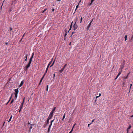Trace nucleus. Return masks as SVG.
Wrapping results in <instances>:
<instances>
[{
  "label": "nucleus",
  "mask_w": 133,
  "mask_h": 133,
  "mask_svg": "<svg viewBox=\"0 0 133 133\" xmlns=\"http://www.w3.org/2000/svg\"><path fill=\"white\" fill-rule=\"evenodd\" d=\"M15 99H16L17 97V94L18 93V88H17L16 89H15Z\"/></svg>",
  "instance_id": "1"
},
{
  "label": "nucleus",
  "mask_w": 133,
  "mask_h": 133,
  "mask_svg": "<svg viewBox=\"0 0 133 133\" xmlns=\"http://www.w3.org/2000/svg\"><path fill=\"white\" fill-rule=\"evenodd\" d=\"M93 20V18L92 19V20L90 22V23L88 25V26H87V30H88L89 29V28H90L91 25V24L92 23V22Z\"/></svg>",
  "instance_id": "2"
},
{
  "label": "nucleus",
  "mask_w": 133,
  "mask_h": 133,
  "mask_svg": "<svg viewBox=\"0 0 133 133\" xmlns=\"http://www.w3.org/2000/svg\"><path fill=\"white\" fill-rule=\"evenodd\" d=\"M76 22H75V23L73 25V28L74 30H75L78 27L77 25L76 24Z\"/></svg>",
  "instance_id": "3"
},
{
  "label": "nucleus",
  "mask_w": 133,
  "mask_h": 133,
  "mask_svg": "<svg viewBox=\"0 0 133 133\" xmlns=\"http://www.w3.org/2000/svg\"><path fill=\"white\" fill-rule=\"evenodd\" d=\"M121 68V71L119 72L118 73V75H117V76L116 77V78H115V79H117L118 77L119 76V75H120V74H121V72H122V68Z\"/></svg>",
  "instance_id": "4"
},
{
  "label": "nucleus",
  "mask_w": 133,
  "mask_h": 133,
  "mask_svg": "<svg viewBox=\"0 0 133 133\" xmlns=\"http://www.w3.org/2000/svg\"><path fill=\"white\" fill-rule=\"evenodd\" d=\"M121 68V71L119 72L118 73V75H117V76L116 77V78H115V79H117L118 77L119 76V75H120V74H121V72H122V68Z\"/></svg>",
  "instance_id": "5"
},
{
  "label": "nucleus",
  "mask_w": 133,
  "mask_h": 133,
  "mask_svg": "<svg viewBox=\"0 0 133 133\" xmlns=\"http://www.w3.org/2000/svg\"><path fill=\"white\" fill-rule=\"evenodd\" d=\"M53 59V58H52L51 61L49 62V63L48 64L47 66V67H48V68L49 67Z\"/></svg>",
  "instance_id": "6"
},
{
  "label": "nucleus",
  "mask_w": 133,
  "mask_h": 133,
  "mask_svg": "<svg viewBox=\"0 0 133 133\" xmlns=\"http://www.w3.org/2000/svg\"><path fill=\"white\" fill-rule=\"evenodd\" d=\"M31 62L29 61L28 64L26 66L27 67V68H29L30 66V64H31Z\"/></svg>",
  "instance_id": "7"
},
{
  "label": "nucleus",
  "mask_w": 133,
  "mask_h": 133,
  "mask_svg": "<svg viewBox=\"0 0 133 133\" xmlns=\"http://www.w3.org/2000/svg\"><path fill=\"white\" fill-rule=\"evenodd\" d=\"M53 116V115L50 114L48 118L50 119L52 118Z\"/></svg>",
  "instance_id": "8"
},
{
  "label": "nucleus",
  "mask_w": 133,
  "mask_h": 133,
  "mask_svg": "<svg viewBox=\"0 0 133 133\" xmlns=\"http://www.w3.org/2000/svg\"><path fill=\"white\" fill-rule=\"evenodd\" d=\"M32 125H30V127L29 128V130L28 131L29 132H31V130L32 129Z\"/></svg>",
  "instance_id": "9"
},
{
  "label": "nucleus",
  "mask_w": 133,
  "mask_h": 133,
  "mask_svg": "<svg viewBox=\"0 0 133 133\" xmlns=\"http://www.w3.org/2000/svg\"><path fill=\"white\" fill-rule=\"evenodd\" d=\"M12 30V28H10V30H9L8 31V32L10 33L11 35V31Z\"/></svg>",
  "instance_id": "10"
},
{
  "label": "nucleus",
  "mask_w": 133,
  "mask_h": 133,
  "mask_svg": "<svg viewBox=\"0 0 133 133\" xmlns=\"http://www.w3.org/2000/svg\"><path fill=\"white\" fill-rule=\"evenodd\" d=\"M48 68H48V67H47V68H46V70L45 71V72L44 74V76H45V75L46 74V73H47L48 70Z\"/></svg>",
  "instance_id": "11"
},
{
  "label": "nucleus",
  "mask_w": 133,
  "mask_h": 133,
  "mask_svg": "<svg viewBox=\"0 0 133 133\" xmlns=\"http://www.w3.org/2000/svg\"><path fill=\"white\" fill-rule=\"evenodd\" d=\"M23 83H24L23 81H22L21 82L20 84L19 85V87H21L22 85L23 84Z\"/></svg>",
  "instance_id": "12"
},
{
  "label": "nucleus",
  "mask_w": 133,
  "mask_h": 133,
  "mask_svg": "<svg viewBox=\"0 0 133 133\" xmlns=\"http://www.w3.org/2000/svg\"><path fill=\"white\" fill-rule=\"evenodd\" d=\"M94 0H91V2L89 4V6H91L92 5L93 2L94 1Z\"/></svg>",
  "instance_id": "13"
},
{
  "label": "nucleus",
  "mask_w": 133,
  "mask_h": 133,
  "mask_svg": "<svg viewBox=\"0 0 133 133\" xmlns=\"http://www.w3.org/2000/svg\"><path fill=\"white\" fill-rule=\"evenodd\" d=\"M129 74L128 73L127 76L124 77V79H127L128 78V76L129 75Z\"/></svg>",
  "instance_id": "14"
},
{
  "label": "nucleus",
  "mask_w": 133,
  "mask_h": 133,
  "mask_svg": "<svg viewBox=\"0 0 133 133\" xmlns=\"http://www.w3.org/2000/svg\"><path fill=\"white\" fill-rule=\"evenodd\" d=\"M64 68H62V69H61V70H59V72L60 73H61L62 71H63L64 70Z\"/></svg>",
  "instance_id": "15"
},
{
  "label": "nucleus",
  "mask_w": 133,
  "mask_h": 133,
  "mask_svg": "<svg viewBox=\"0 0 133 133\" xmlns=\"http://www.w3.org/2000/svg\"><path fill=\"white\" fill-rule=\"evenodd\" d=\"M23 103H22L21 104V105L20 107V108L21 109H22V108H23Z\"/></svg>",
  "instance_id": "16"
},
{
  "label": "nucleus",
  "mask_w": 133,
  "mask_h": 133,
  "mask_svg": "<svg viewBox=\"0 0 133 133\" xmlns=\"http://www.w3.org/2000/svg\"><path fill=\"white\" fill-rule=\"evenodd\" d=\"M12 115H11V116L10 117V119H9V120L8 121V122H9L10 121H11V119L12 118Z\"/></svg>",
  "instance_id": "17"
},
{
  "label": "nucleus",
  "mask_w": 133,
  "mask_h": 133,
  "mask_svg": "<svg viewBox=\"0 0 133 133\" xmlns=\"http://www.w3.org/2000/svg\"><path fill=\"white\" fill-rule=\"evenodd\" d=\"M131 127V125H129V127H128V128H127V130H129V129H130Z\"/></svg>",
  "instance_id": "18"
},
{
  "label": "nucleus",
  "mask_w": 133,
  "mask_h": 133,
  "mask_svg": "<svg viewBox=\"0 0 133 133\" xmlns=\"http://www.w3.org/2000/svg\"><path fill=\"white\" fill-rule=\"evenodd\" d=\"M49 120H50V119H48V118H47V121H46V124H49Z\"/></svg>",
  "instance_id": "19"
},
{
  "label": "nucleus",
  "mask_w": 133,
  "mask_h": 133,
  "mask_svg": "<svg viewBox=\"0 0 133 133\" xmlns=\"http://www.w3.org/2000/svg\"><path fill=\"white\" fill-rule=\"evenodd\" d=\"M55 60L53 61V62L52 63V64H51V65L50 66V67H51L54 64V63H55Z\"/></svg>",
  "instance_id": "20"
},
{
  "label": "nucleus",
  "mask_w": 133,
  "mask_h": 133,
  "mask_svg": "<svg viewBox=\"0 0 133 133\" xmlns=\"http://www.w3.org/2000/svg\"><path fill=\"white\" fill-rule=\"evenodd\" d=\"M127 35H126L125 37V41H126L127 40Z\"/></svg>",
  "instance_id": "21"
},
{
  "label": "nucleus",
  "mask_w": 133,
  "mask_h": 133,
  "mask_svg": "<svg viewBox=\"0 0 133 133\" xmlns=\"http://www.w3.org/2000/svg\"><path fill=\"white\" fill-rule=\"evenodd\" d=\"M27 54L26 55L25 57V60L26 61H27Z\"/></svg>",
  "instance_id": "22"
},
{
  "label": "nucleus",
  "mask_w": 133,
  "mask_h": 133,
  "mask_svg": "<svg viewBox=\"0 0 133 133\" xmlns=\"http://www.w3.org/2000/svg\"><path fill=\"white\" fill-rule=\"evenodd\" d=\"M45 76H43V77H42V78L41 79V80H40V83H41L43 80V79L44 77Z\"/></svg>",
  "instance_id": "23"
},
{
  "label": "nucleus",
  "mask_w": 133,
  "mask_h": 133,
  "mask_svg": "<svg viewBox=\"0 0 133 133\" xmlns=\"http://www.w3.org/2000/svg\"><path fill=\"white\" fill-rule=\"evenodd\" d=\"M75 34H76L75 32H72V35H71V36H70V37H71L74 34H75Z\"/></svg>",
  "instance_id": "24"
},
{
  "label": "nucleus",
  "mask_w": 133,
  "mask_h": 133,
  "mask_svg": "<svg viewBox=\"0 0 133 133\" xmlns=\"http://www.w3.org/2000/svg\"><path fill=\"white\" fill-rule=\"evenodd\" d=\"M133 39V34L132 35V37H131V38L130 39V41L131 42L132 41V40Z\"/></svg>",
  "instance_id": "25"
},
{
  "label": "nucleus",
  "mask_w": 133,
  "mask_h": 133,
  "mask_svg": "<svg viewBox=\"0 0 133 133\" xmlns=\"http://www.w3.org/2000/svg\"><path fill=\"white\" fill-rule=\"evenodd\" d=\"M54 112L53 111H52L50 113V114L52 115H53V114Z\"/></svg>",
  "instance_id": "26"
},
{
  "label": "nucleus",
  "mask_w": 133,
  "mask_h": 133,
  "mask_svg": "<svg viewBox=\"0 0 133 133\" xmlns=\"http://www.w3.org/2000/svg\"><path fill=\"white\" fill-rule=\"evenodd\" d=\"M32 58L30 57V59L29 62H32Z\"/></svg>",
  "instance_id": "27"
},
{
  "label": "nucleus",
  "mask_w": 133,
  "mask_h": 133,
  "mask_svg": "<svg viewBox=\"0 0 133 133\" xmlns=\"http://www.w3.org/2000/svg\"><path fill=\"white\" fill-rule=\"evenodd\" d=\"M54 119H53L52 121H51V122H50V124H52V123L54 121Z\"/></svg>",
  "instance_id": "28"
},
{
  "label": "nucleus",
  "mask_w": 133,
  "mask_h": 133,
  "mask_svg": "<svg viewBox=\"0 0 133 133\" xmlns=\"http://www.w3.org/2000/svg\"><path fill=\"white\" fill-rule=\"evenodd\" d=\"M48 87H49V85H47L46 86V91H47L48 90Z\"/></svg>",
  "instance_id": "29"
},
{
  "label": "nucleus",
  "mask_w": 133,
  "mask_h": 133,
  "mask_svg": "<svg viewBox=\"0 0 133 133\" xmlns=\"http://www.w3.org/2000/svg\"><path fill=\"white\" fill-rule=\"evenodd\" d=\"M83 19V18L82 17H81V19H80V23H82V22Z\"/></svg>",
  "instance_id": "30"
},
{
  "label": "nucleus",
  "mask_w": 133,
  "mask_h": 133,
  "mask_svg": "<svg viewBox=\"0 0 133 133\" xmlns=\"http://www.w3.org/2000/svg\"><path fill=\"white\" fill-rule=\"evenodd\" d=\"M65 33H66L67 34V32H68V31H67V30L66 29H65Z\"/></svg>",
  "instance_id": "31"
},
{
  "label": "nucleus",
  "mask_w": 133,
  "mask_h": 133,
  "mask_svg": "<svg viewBox=\"0 0 133 133\" xmlns=\"http://www.w3.org/2000/svg\"><path fill=\"white\" fill-rule=\"evenodd\" d=\"M67 65V64H66L64 66V67H63V68H64V69H65V68L66 67V66Z\"/></svg>",
  "instance_id": "32"
},
{
  "label": "nucleus",
  "mask_w": 133,
  "mask_h": 133,
  "mask_svg": "<svg viewBox=\"0 0 133 133\" xmlns=\"http://www.w3.org/2000/svg\"><path fill=\"white\" fill-rule=\"evenodd\" d=\"M78 5H79V4H78V5H77L76 6V9H75V11L76 10H77V8H78Z\"/></svg>",
  "instance_id": "33"
},
{
  "label": "nucleus",
  "mask_w": 133,
  "mask_h": 133,
  "mask_svg": "<svg viewBox=\"0 0 133 133\" xmlns=\"http://www.w3.org/2000/svg\"><path fill=\"white\" fill-rule=\"evenodd\" d=\"M34 54V52H33L32 53V54L31 56V58H33V57Z\"/></svg>",
  "instance_id": "34"
},
{
  "label": "nucleus",
  "mask_w": 133,
  "mask_h": 133,
  "mask_svg": "<svg viewBox=\"0 0 133 133\" xmlns=\"http://www.w3.org/2000/svg\"><path fill=\"white\" fill-rule=\"evenodd\" d=\"M52 125V124H50L49 127L48 128L50 129Z\"/></svg>",
  "instance_id": "35"
},
{
  "label": "nucleus",
  "mask_w": 133,
  "mask_h": 133,
  "mask_svg": "<svg viewBox=\"0 0 133 133\" xmlns=\"http://www.w3.org/2000/svg\"><path fill=\"white\" fill-rule=\"evenodd\" d=\"M14 99H13L10 102V104H11L12 103H13L14 102Z\"/></svg>",
  "instance_id": "36"
},
{
  "label": "nucleus",
  "mask_w": 133,
  "mask_h": 133,
  "mask_svg": "<svg viewBox=\"0 0 133 133\" xmlns=\"http://www.w3.org/2000/svg\"><path fill=\"white\" fill-rule=\"evenodd\" d=\"M65 114H64V115L63 116V120L65 118Z\"/></svg>",
  "instance_id": "37"
},
{
  "label": "nucleus",
  "mask_w": 133,
  "mask_h": 133,
  "mask_svg": "<svg viewBox=\"0 0 133 133\" xmlns=\"http://www.w3.org/2000/svg\"><path fill=\"white\" fill-rule=\"evenodd\" d=\"M67 35V34L66 33H65L64 34V38H65V37L66 36V35Z\"/></svg>",
  "instance_id": "38"
},
{
  "label": "nucleus",
  "mask_w": 133,
  "mask_h": 133,
  "mask_svg": "<svg viewBox=\"0 0 133 133\" xmlns=\"http://www.w3.org/2000/svg\"><path fill=\"white\" fill-rule=\"evenodd\" d=\"M71 28H72V26H70V28L69 30V31H68V32H69V31L70 30H71Z\"/></svg>",
  "instance_id": "39"
},
{
  "label": "nucleus",
  "mask_w": 133,
  "mask_h": 133,
  "mask_svg": "<svg viewBox=\"0 0 133 133\" xmlns=\"http://www.w3.org/2000/svg\"><path fill=\"white\" fill-rule=\"evenodd\" d=\"M55 109H56V107H55L54 108V109H53L52 110V111H53L54 112L55 110Z\"/></svg>",
  "instance_id": "40"
},
{
  "label": "nucleus",
  "mask_w": 133,
  "mask_h": 133,
  "mask_svg": "<svg viewBox=\"0 0 133 133\" xmlns=\"http://www.w3.org/2000/svg\"><path fill=\"white\" fill-rule=\"evenodd\" d=\"M24 100H25V98H24L23 99V101L22 102V103H23V104H24Z\"/></svg>",
  "instance_id": "41"
},
{
  "label": "nucleus",
  "mask_w": 133,
  "mask_h": 133,
  "mask_svg": "<svg viewBox=\"0 0 133 133\" xmlns=\"http://www.w3.org/2000/svg\"><path fill=\"white\" fill-rule=\"evenodd\" d=\"M123 83V85H124L125 83V81H124Z\"/></svg>",
  "instance_id": "42"
},
{
  "label": "nucleus",
  "mask_w": 133,
  "mask_h": 133,
  "mask_svg": "<svg viewBox=\"0 0 133 133\" xmlns=\"http://www.w3.org/2000/svg\"><path fill=\"white\" fill-rule=\"evenodd\" d=\"M50 129H48V132H49L50 131Z\"/></svg>",
  "instance_id": "43"
},
{
  "label": "nucleus",
  "mask_w": 133,
  "mask_h": 133,
  "mask_svg": "<svg viewBox=\"0 0 133 133\" xmlns=\"http://www.w3.org/2000/svg\"><path fill=\"white\" fill-rule=\"evenodd\" d=\"M28 68H27V67L25 66V70L27 71L28 70Z\"/></svg>",
  "instance_id": "44"
},
{
  "label": "nucleus",
  "mask_w": 133,
  "mask_h": 133,
  "mask_svg": "<svg viewBox=\"0 0 133 133\" xmlns=\"http://www.w3.org/2000/svg\"><path fill=\"white\" fill-rule=\"evenodd\" d=\"M4 1H3V3L4 2ZM3 3H2V6H1V10H2V6L3 5Z\"/></svg>",
  "instance_id": "45"
},
{
  "label": "nucleus",
  "mask_w": 133,
  "mask_h": 133,
  "mask_svg": "<svg viewBox=\"0 0 133 133\" xmlns=\"http://www.w3.org/2000/svg\"><path fill=\"white\" fill-rule=\"evenodd\" d=\"M95 119H94L92 121V122L91 123H92V122H94V121L95 120Z\"/></svg>",
  "instance_id": "46"
},
{
  "label": "nucleus",
  "mask_w": 133,
  "mask_h": 133,
  "mask_svg": "<svg viewBox=\"0 0 133 133\" xmlns=\"http://www.w3.org/2000/svg\"><path fill=\"white\" fill-rule=\"evenodd\" d=\"M92 124V123H91L90 124H88V126L89 127H89V126Z\"/></svg>",
  "instance_id": "47"
},
{
  "label": "nucleus",
  "mask_w": 133,
  "mask_h": 133,
  "mask_svg": "<svg viewBox=\"0 0 133 133\" xmlns=\"http://www.w3.org/2000/svg\"><path fill=\"white\" fill-rule=\"evenodd\" d=\"M52 12H54V11L55 9L54 8L52 9Z\"/></svg>",
  "instance_id": "48"
},
{
  "label": "nucleus",
  "mask_w": 133,
  "mask_h": 133,
  "mask_svg": "<svg viewBox=\"0 0 133 133\" xmlns=\"http://www.w3.org/2000/svg\"><path fill=\"white\" fill-rule=\"evenodd\" d=\"M28 124L29 125H32V124H31L30 123H29V122L28 123Z\"/></svg>",
  "instance_id": "49"
},
{
  "label": "nucleus",
  "mask_w": 133,
  "mask_h": 133,
  "mask_svg": "<svg viewBox=\"0 0 133 133\" xmlns=\"http://www.w3.org/2000/svg\"><path fill=\"white\" fill-rule=\"evenodd\" d=\"M133 117V115L130 116V119H132V118Z\"/></svg>",
  "instance_id": "50"
},
{
  "label": "nucleus",
  "mask_w": 133,
  "mask_h": 133,
  "mask_svg": "<svg viewBox=\"0 0 133 133\" xmlns=\"http://www.w3.org/2000/svg\"><path fill=\"white\" fill-rule=\"evenodd\" d=\"M10 99H9V101H8L7 103H6V105L8 103H9V102L10 101Z\"/></svg>",
  "instance_id": "51"
},
{
  "label": "nucleus",
  "mask_w": 133,
  "mask_h": 133,
  "mask_svg": "<svg viewBox=\"0 0 133 133\" xmlns=\"http://www.w3.org/2000/svg\"><path fill=\"white\" fill-rule=\"evenodd\" d=\"M21 109H21L20 108L19 110V111H18L19 112H21Z\"/></svg>",
  "instance_id": "52"
},
{
  "label": "nucleus",
  "mask_w": 133,
  "mask_h": 133,
  "mask_svg": "<svg viewBox=\"0 0 133 133\" xmlns=\"http://www.w3.org/2000/svg\"><path fill=\"white\" fill-rule=\"evenodd\" d=\"M73 128H74L73 127L72 128V129L70 131H71V132H72V131H73Z\"/></svg>",
  "instance_id": "53"
},
{
  "label": "nucleus",
  "mask_w": 133,
  "mask_h": 133,
  "mask_svg": "<svg viewBox=\"0 0 133 133\" xmlns=\"http://www.w3.org/2000/svg\"><path fill=\"white\" fill-rule=\"evenodd\" d=\"M127 133H129V130H127Z\"/></svg>",
  "instance_id": "54"
},
{
  "label": "nucleus",
  "mask_w": 133,
  "mask_h": 133,
  "mask_svg": "<svg viewBox=\"0 0 133 133\" xmlns=\"http://www.w3.org/2000/svg\"><path fill=\"white\" fill-rule=\"evenodd\" d=\"M132 84H130V88H131V87L132 86Z\"/></svg>",
  "instance_id": "55"
},
{
  "label": "nucleus",
  "mask_w": 133,
  "mask_h": 133,
  "mask_svg": "<svg viewBox=\"0 0 133 133\" xmlns=\"http://www.w3.org/2000/svg\"><path fill=\"white\" fill-rule=\"evenodd\" d=\"M5 44L6 45L8 44V42H6L5 43Z\"/></svg>",
  "instance_id": "56"
},
{
  "label": "nucleus",
  "mask_w": 133,
  "mask_h": 133,
  "mask_svg": "<svg viewBox=\"0 0 133 133\" xmlns=\"http://www.w3.org/2000/svg\"><path fill=\"white\" fill-rule=\"evenodd\" d=\"M101 96V93H99V96H98L99 97H100V96Z\"/></svg>",
  "instance_id": "57"
},
{
  "label": "nucleus",
  "mask_w": 133,
  "mask_h": 133,
  "mask_svg": "<svg viewBox=\"0 0 133 133\" xmlns=\"http://www.w3.org/2000/svg\"><path fill=\"white\" fill-rule=\"evenodd\" d=\"M47 10V9L46 8V9H44V11H46V10Z\"/></svg>",
  "instance_id": "58"
},
{
  "label": "nucleus",
  "mask_w": 133,
  "mask_h": 133,
  "mask_svg": "<svg viewBox=\"0 0 133 133\" xmlns=\"http://www.w3.org/2000/svg\"><path fill=\"white\" fill-rule=\"evenodd\" d=\"M99 97L98 96H97L96 97V98H97Z\"/></svg>",
  "instance_id": "59"
},
{
  "label": "nucleus",
  "mask_w": 133,
  "mask_h": 133,
  "mask_svg": "<svg viewBox=\"0 0 133 133\" xmlns=\"http://www.w3.org/2000/svg\"><path fill=\"white\" fill-rule=\"evenodd\" d=\"M76 123H75L74 124L73 127L74 128V127L75 126V125H76Z\"/></svg>",
  "instance_id": "60"
},
{
  "label": "nucleus",
  "mask_w": 133,
  "mask_h": 133,
  "mask_svg": "<svg viewBox=\"0 0 133 133\" xmlns=\"http://www.w3.org/2000/svg\"><path fill=\"white\" fill-rule=\"evenodd\" d=\"M12 10L11 9V8L10 9V11H12Z\"/></svg>",
  "instance_id": "61"
},
{
  "label": "nucleus",
  "mask_w": 133,
  "mask_h": 133,
  "mask_svg": "<svg viewBox=\"0 0 133 133\" xmlns=\"http://www.w3.org/2000/svg\"><path fill=\"white\" fill-rule=\"evenodd\" d=\"M71 42H70V43H69V45H71Z\"/></svg>",
  "instance_id": "62"
},
{
  "label": "nucleus",
  "mask_w": 133,
  "mask_h": 133,
  "mask_svg": "<svg viewBox=\"0 0 133 133\" xmlns=\"http://www.w3.org/2000/svg\"><path fill=\"white\" fill-rule=\"evenodd\" d=\"M24 35H25V34H24L23 35V36H22V38H23V37H24Z\"/></svg>",
  "instance_id": "63"
},
{
  "label": "nucleus",
  "mask_w": 133,
  "mask_h": 133,
  "mask_svg": "<svg viewBox=\"0 0 133 133\" xmlns=\"http://www.w3.org/2000/svg\"><path fill=\"white\" fill-rule=\"evenodd\" d=\"M55 74H54V78L55 77Z\"/></svg>",
  "instance_id": "64"
}]
</instances>
